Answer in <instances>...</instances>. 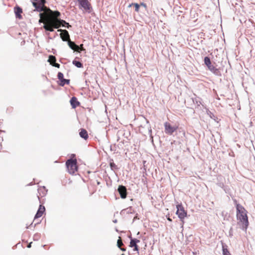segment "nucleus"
Listing matches in <instances>:
<instances>
[{
	"label": "nucleus",
	"instance_id": "f257e3e1",
	"mask_svg": "<svg viewBox=\"0 0 255 255\" xmlns=\"http://www.w3.org/2000/svg\"><path fill=\"white\" fill-rule=\"evenodd\" d=\"M60 13L58 11H52L50 12L43 25V28L46 31H53L54 29L59 28L61 26V22L65 23V21L58 17Z\"/></svg>",
	"mask_w": 255,
	"mask_h": 255
},
{
	"label": "nucleus",
	"instance_id": "f03ea898",
	"mask_svg": "<svg viewBox=\"0 0 255 255\" xmlns=\"http://www.w3.org/2000/svg\"><path fill=\"white\" fill-rule=\"evenodd\" d=\"M234 201L237 209V224L243 230L246 231L249 225L247 211L243 206L237 202L236 200H234Z\"/></svg>",
	"mask_w": 255,
	"mask_h": 255
},
{
	"label": "nucleus",
	"instance_id": "7ed1b4c3",
	"mask_svg": "<svg viewBox=\"0 0 255 255\" xmlns=\"http://www.w3.org/2000/svg\"><path fill=\"white\" fill-rule=\"evenodd\" d=\"M46 2V0H32V4L35 10L38 12L43 11L39 14V22L44 24L48 18L50 13L52 12V10L45 5Z\"/></svg>",
	"mask_w": 255,
	"mask_h": 255
},
{
	"label": "nucleus",
	"instance_id": "20e7f679",
	"mask_svg": "<svg viewBox=\"0 0 255 255\" xmlns=\"http://www.w3.org/2000/svg\"><path fill=\"white\" fill-rule=\"evenodd\" d=\"M66 165L68 172L74 174L78 170L76 159H70L66 162Z\"/></svg>",
	"mask_w": 255,
	"mask_h": 255
},
{
	"label": "nucleus",
	"instance_id": "39448f33",
	"mask_svg": "<svg viewBox=\"0 0 255 255\" xmlns=\"http://www.w3.org/2000/svg\"><path fill=\"white\" fill-rule=\"evenodd\" d=\"M177 211L176 214L181 221V227L183 228L184 224V218L187 216V211L185 210L184 208L181 204L176 205Z\"/></svg>",
	"mask_w": 255,
	"mask_h": 255
},
{
	"label": "nucleus",
	"instance_id": "423d86ee",
	"mask_svg": "<svg viewBox=\"0 0 255 255\" xmlns=\"http://www.w3.org/2000/svg\"><path fill=\"white\" fill-rule=\"evenodd\" d=\"M165 132L168 135H172L178 128V126H172L169 123L164 124Z\"/></svg>",
	"mask_w": 255,
	"mask_h": 255
},
{
	"label": "nucleus",
	"instance_id": "0eeeda50",
	"mask_svg": "<svg viewBox=\"0 0 255 255\" xmlns=\"http://www.w3.org/2000/svg\"><path fill=\"white\" fill-rule=\"evenodd\" d=\"M204 62L208 69L214 74L218 75L220 73L218 69L216 68L213 65L211 64V60L208 57H205L204 58Z\"/></svg>",
	"mask_w": 255,
	"mask_h": 255
},
{
	"label": "nucleus",
	"instance_id": "6e6552de",
	"mask_svg": "<svg viewBox=\"0 0 255 255\" xmlns=\"http://www.w3.org/2000/svg\"><path fill=\"white\" fill-rule=\"evenodd\" d=\"M81 6L85 10L89 11L91 8V5L90 3L88 0H78Z\"/></svg>",
	"mask_w": 255,
	"mask_h": 255
},
{
	"label": "nucleus",
	"instance_id": "1a4fd4ad",
	"mask_svg": "<svg viewBox=\"0 0 255 255\" xmlns=\"http://www.w3.org/2000/svg\"><path fill=\"white\" fill-rule=\"evenodd\" d=\"M58 31L61 32V33H60V37L61 38L63 41L68 42L69 40H70V35L67 30L60 29H58Z\"/></svg>",
	"mask_w": 255,
	"mask_h": 255
},
{
	"label": "nucleus",
	"instance_id": "9d476101",
	"mask_svg": "<svg viewBox=\"0 0 255 255\" xmlns=\"http://www.w3.org/2000/svg\"><path fill=\"white\" fill-rule=\"evenodd\" d=\"M58 78L60 81L59 85L61 86H64L65 84H69L70 80L68 79H65L64 78L63 74L61 72H59L58 73Z\"/></svg>",
	"mask_w": 255,
	"mask_h": 255
},
{
	"label": "nucleus",
	"instance_id": "9b49d317",
	"mask_svg": "<svg viewBox=\"0 0 255 255\" xmlns=\"http://www.w3.org/2000/svg\"><path fill=\"white\" fill-rule=\"evenodd\" d=\"M118 191L122 198H126L127 195V189L126 187L120 185L118 188Z\"/></svg>",
	"mask_w": 255,
	"mask_h": 255
},
{
	"label": "nucleus",
	"instance_id": "f8f14e48",
	"mask_svg": "<svg viewBox=\"0 0 255 255\" xmlns=\"http://www.w3.org/2000/svg\"><path fill=\"white\" fill-rule=\"evenodd\" d=\"M45 211V207L44 206L40 205L39 206V209L34 217V220H35L36 219L41 217L43 215Z\"/></svg>",
	"mask_w": 255,
	"mask_h": 255
},
{
	"label": "nucleus",
	"instance_id": "ddd939ff",
	"mask_svg": "<svg viewBox=\"0 0 255 255\" xmlns=\"http://www.w3.org/2000/svg\"><path fill=\"white\" fill-rule=\"evenodd\" d=\"M14 11L16 18L18 19L22 18L21 14L22 13V9L19 6H16L14 8Z\"/></svg>",
	"mask_w": 255,
	"mask_h": 255
},
{
	"label": "nucleus",
	"instance_id": "4468645a",
	"mask_svg": "<svg viewBox=\"0 0 255 255\" xmlns=\"http://www.w3.org/2000/svg\"><path fill=\"white\" fill-rule=\"evenodd\" d=\"M70 104L72 108L75 109L80 106V103L75 97H72L70 100Z\"/></svg>",
	"mask_w": 255,
	"mask_h": 255
},
{
	"label": "nucleus",
	"instance_id": "2eb2a0df",
	"mask_svg": "<svg viewBox=\"0 0 255 255\" xmlns=\"http://www.w3.org/2000/svg\"><path fill=\"white\" fill-rule=\"evenodd\" d=\"M47 190L44 186H40L38 189V192L39 195L38 197L39 198V196L43 197L47 193Z\"/></svg>",
	"mask_w": 255,
	"mask_h": 255
},
{
	"label": "nucleus",
	"instance_id": "dca6fc26",
	"mask_svg": "<svg viewBox=\"0 0 255 255\" xmlns=\"http://www.w3.org/2000/svg\"><path fill=\"white\" fill-rule=\"evenodd\" d=\"M69 46L74 51L79 52V46L76 45L74 42L69 40L68 42Z\"/></svg>",
	"mask_w": 255,
	"mask_h": 255
},
{
	"label": "nucleus",
	"instance_id": "f3484780",
	"mask_svg": "<svg viewBox=\"0 0 255 255\" xmlns=\"http://www.w3.org/2000/svg\"><path fill=\"white\" fill-rule=\"evenodd\" d=\"M79 135L82 138H84L85 140L87 139L89 137V135L87 130L84 128H82L80 129Z\"/></svg>",
	"mask_w": 255,
	"mask_h": 255
},
{
	"label": "nucleus",
	"instance_id": "a211bd4d",
	"mask_svg": "<svg viewBox=\"0 0 255 255\" xmlns=\"http://www.w3.org/2000/svg\"><path fill=\"white\" fill-rule=\"evenodd\" d=\"M129 246L131 248L134 247L133 251L138 252V246L135 243L134 241H132L130 240Z\"/></svg>",
	"mask_w": 255,
	"mask_h": 255
},
{
	"label": "nucleus",
	"instance_id": "6ab92c4d",
	"mask_svg": "<svg viewBox=\"0 0 255 255\" xmlns=\"http://www.w3.org/2000/svg\"><path fill=\"white\" fill-rule=\"evenodd\" d=\"M56 58L53 55H50L49 56V59L48 61L50 63L51 65H53L54 63L56 62Z\"/></svg>",
	"mask_w": 255,
	"mask_h": 255
},
{
	"label": "nucleus",
	"instance_id": "aec40b11",
	"mask_svg": "<svg viewBox=\"0 0 255 255\" xmlns=\"http://www.w3.org/2000/svg\"><path fill=\"white\" fill-rule=\"evenodd\" d=\"M131 5H133L135 7V11L137 12H139V7L140 5L137 3H132L130 4L129 6H131Z\"/></svg>",
	"mask_w": 255,
	"mask_h": 255
},
{
	"label": "nucleus",
	"instance_id": "412c9836",
	"mask_svg": "<svg viewBox=\"0 0 255 255\" xmlns=\"http://www.w3.org/2000/svg\"><path fill=\"white\" fill-rule=\"evenodd\" d=\"M73 64L78 68H81L83 66L82 64L80 62L76 60H74L73 61Z\"/></svg>",
	"mask_w": 255,
	"mask_h": 255
},
{
	"label": "nucleus",
	"instance_id": "4be33fe9",
	"mask_svg": "<svg viewBox=\"0 0 255 255\" xmlns=\"http://www.w3.org/2000/svg\"><path fill=\"white\" fill-rule=\"evenodd\" d=\"M223 255H231L228 250L224 247H223Z\"/></svg>",
	"mask_w": 255,
	"mask_h": 255
},
{
	"label": "nucleus",
	"instance_id": "5701e85b",
	"mask_svg": "<svg viewBox=\"0 0 255 255\" xmlns=\"http://www.w3.org/2000/svg\"><path fill=\"white\" fill-rule=\"evenodd\" d=\"M124 244L123 243L122 239L120 237H119V238L117 241V246L119 248H121V247Z\"/></svg>",
	"mask_w": 255,
	"mask_h": 255
},
{
	"label": "nucleus",
	"instance_id": "b1692460",
	"mask_svg": "<svg viewBox=\"0 0 255 255\" xmlns=\"http://www.w3.org/2000/svg\"><path fill=\"white\" fill-rule=\"evenodd\" d=\"M61 25L63 26H66L67 28H69V27H71V25L69 24V23L66 22L65 21V23L61 22Z\"/></svg>",
	"mask_w": 255,
	"mask_h": 255
},
{
	"label": "nucleus",
	"instance_id": "393cba45",
	"mask_svg": "<svg viewBox=\"0 0 255 255\" xmlns=\"http://www.w3.org/2000/svg\"><path fill=\"white\" fill-rule=\"evenodd\" d=\"M130 240L134 241L136 245L137 243L140 242V241L137 239H131Z\"/></svg>",
	"mask_w": 255,
	"mask_h": 255
},
{
	"label": "nucleus",
	"instance_id": "a878e982",
	"mask_svg": "<svg viewBox=\"0 0 255 255\" xmlns=\"http://www.w3.org/2000/svg\"><path fill=\"white\" fill-rule=\"evenodd\" d=\"M139 5H140V6H142L144 7L145 9L147 8L146 4L144 2H140Z\"/></svg>",
	"mask_w": 255,
	"mask_h": 255
},
{
	"label": "nucleus",
	"instance_id": "bb28decb",
	"mask_svg": "<svg viewBox=\"0 0 255 255\" xmlns=\"http://www.w3.org/2000/svg\"><path fill=\"white\" fill-rule=\"evenodd\" d=\"M53 66H54L55 67H57V68H59L60 67V64H58V63H54L53 65H52Z\"/></svg>",
	"mask_w": 255,
	"mask_h": 255
},
{
	"label": "nucleus",
	"instance_id": "cd10ccee",
	"mask_svg": "<svg viewBox=\"0 0 255 255\" xmlns=\"http://www.w3.org/2000/svg\"><path fill=\"white\" fill-rule=\"evenodd\" d=\"M85 49L83 48V45L81 44L80 46H79V50L83 51Z\"/></svg>",
	"mask_w": 255,
	"mask_h": 255
},
{
	"label": "nucleus",
	"instance_id": "c85d7f7f",
	"mask_svg": "<svg viewBox=\"0 0 255 255\" xmlns=\"http://www.w3.org/2000/svg\"><path fill=\"white\" fill-rule=\"evenodd\" d=\"M1 140H2L1 139H0V151H1V150L2 149V144H1Z\"/></svg>",
	"mask_w": 255,
	"mask_h": 255
},
{
	"label": "nucleus",
	"instance_id": "c756f323",
	"mask_svg": "<svg viewBox=\"0 0 255 255\" xmlns=\"http://www.w3.org/2000/svg\"><path fill=\"white\" fill-rule=\"evenodd\" d=\"M31 243H30V244H29L28 245V246H27V248H31Z\"/></svg>",
	"mask_w": 255,
	"mask_h": 255
},
{
	"label": "nucleus",
	"instance_id": "7c9ffc66",
	"mask_svg": "<svg viewBox=\"0 0 255 255\" xmlns=\"http://www.w3.org/2000/svg\"><path fill=\"white\" fill-rule=\"evenodd\" d=\"M120 249H121L122 251H124V252L126 251V249L125 248H122L121 247Z\"/></svg>",
	"mask_w": 255,
	"mask_h": 255
},
{
	"label": "nucleus",
	"instance_id": "2f4dec72",
	"mask_svg": "<svg viewBox=\"0 0 255 255\" xmlns=\"http://www.w3.org/2000/svg\"><path fill=\"white\" fill-rule=\"evenodd\" d=\"M167 220L170 221V222H171L172 221V219L171 218H170L169 217H168L167 218Z\"/></svg>",
	"mask_w": 255,
	"mask_h": 255
},
{
	"label": "nucleus",
	"instance_id": "473e14b6",
	"mask_svg": "<svg viewBox=\"0 0 255 255\" xmlns=\"http://www.w3.org/2000/svg\"><path fill=\"white\" fill-rule=\"evenodd\" d=\"M121 255H125V254H122Z\"/></svg>",
	"mask_w": 255,
	"mask_h": 255
}]
</instances>
